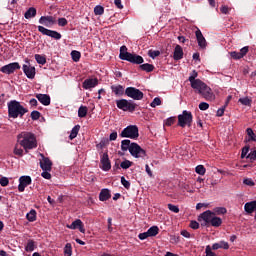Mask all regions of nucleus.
<instances>
[{
  "label": "nucleus",
  "instance_id": "14",
  "mask_svg": "<svg viewBox=\"0 0 256 256\" xmlns=\"http://www.w3.org/2000/svg\"><path fill=\"white\" fill-rule=\"evenodd\" d=\"M39 23L45 27H52V25L57 23V20H55V17L53 16H42L39 19Z\"/></svg>",
  "mask_w": 256,
  "mask_h": 256
},
{
  "label": "nucleus",
  "instance_id": "17",
  "mask_svg": "<svg viewBox=\"0 0 256 256\" xmlns=\"http://www.w3.org/2000/svg\"><path fill=\"white\" fill-rule=\"evenodd\" d=\"M40 157H42V160L40 161L42 171H51V167L53 166L51 160L45 157L43 154H40Z\"/></svg>",
  "mask_w": 256,
  "mask_h": 256
},
{
  "label": "nucleus",
  "instance_id": "39",
  "mask_svg": "<svg viewBox=\"0 0 256 256\" xmlns=\"http://www.w3.org/2000/svg\"><path fill=\"white\" fill-rule=\"evenodd\" d=\"M87 106H80L78 109V117L83 118L87 117Z\"/></svg>",
  "mask_w": 256,
  "mask_h": 256
},
{
  "label": "nucleus",
  "instance_id": "42",
  "mask_svg": "<svg viewBox=\"0 0 256 256\" xmlns=\"http://www.w3.org/2000/svg\"><path fill=\"white\" fill-rule=\"evenodd\" d=\"M25 251H28V252L35 251V242H33V240L28 241L25 247Z\"/></svg>",
  "mask_w": 256,
  "mask_h": 256
},
{
  "label": "nucleus",
  "instance_id": "15",
  "mask_svg": "<svg viewBox=\"0 0 256 256\" xmlns=\"http://www.w3.org/2000/svg\"><path fill=\"white\" fill-rule=\"evenodd\" d=\"M18 191L23 193L25 191V187L31 185V177L30 176H22L19 178Z\"/></svg>",
  "mask_w": 256,
  "mask_h": 256
},
{
  "label": "nucleus",
  "instance_id": "57",
  "mask_svg": "<svg viewBox=\"0 0 256 256\" xmlns=\"http://www.w3.org/2000/svg\"><path fill=\"white\" fill-rule=\"evenodd\" d=\"M159 55H161V52L159 51H149V57H151L152 59H155V57H159Z\"/></svg>",
  "mask_w": 256,
  "mask_h": 256
},
{
  "label": "nucleus",
  "instance_id": "52",
  "mask_svg": "<svg viewBox=\"0 0 256 256\" xmlns=\"http://www.w3.org/2000/svg\"><path fill=\"white\" fill-rule=\"evenodd\" d=\"M199 109H200V111H207V109H209V103L201 102L199 104Z\"/></svg>",
  "mask_w": 256,
  "mask_h": 256
},
{
  "label": "nucleus",
  "instance_id": "2",
  "mask_svg": "<svg viewBox=\"0 0 256 256\" xmlns=\"http://www.w3.org/2000/svg\"><path fill=\"white\" fill-rule=\"evenodd\" d=\"M17 143L22 147L25 153L31 149H37V137L31 132H21L17 135Z\"/></svg>",
  "mask_w": 256,
  "mask_h": 256
},
{
  "label": "nucleus",
  "instance_id": "48",
  "mask_svg": "<svg viewBox=\"0 0 256 256\" xmlns=\"http://www.w3.org/2000/svg\"><path fill=\"white\" fill-rule=\"evenodd\" d=\"M41 117V113L37 110H34L31 112V119H33V121H37V119H39Z\"/></svg>",
  "mask_w": 256,
  "mask_h": 256
},
{
  "label": "nucleus",
  "instance_id": "46",
  "mask_svg": "<svg viewBox=\"0 0 256 256\" xmlns=\"http://www.w3.org/2000/svg\"><path fill=\"white\" fill-rule=\"evenodd\" d=\"M121 184L123 185V187H125V189H129L131 187V182L127 181L125 179V176L121 177Z\"/></svg>",
  "mask_w": 256,
  "mask_h": 256
},
{
  "label": "nucleus",
  "instance_id": "35",
  "mask_svg": "<svg viewBox=\"0 0 256 256\" xmlns=\"http://www.w3.org/2000/svg\"><path fill=\"white\" fill-rule=\"evenodd\" d=\"M140 69L142 71H146V73H151V71L155 69V66H153L152 64L146 63V64L140 65Z\"/></svg>",
  "mask_w": 256,
  "mask_h": 256
},
{
  "label": "nucleus",
  "instance_id": "27",
  "mask_svg": "<svg viewBox=\"0 0 256 256\" xmlns=\"http://www.w3.org/2000/svg\"><path fill=\"white\" fill-rule=\"evenodd\" d=\"M37 15V9L30 7L24 14L25 19H33Z\"/></svg>",
  "mask_w": 256,
  "mask_h": 256
},
{
  "label": "nucleus",
  "instance_id": "26",
  "mask_svg": "<svg viewBox=\"0 0 256 256\" xmlns=\"http://www.w3.org/2000/svg\"><path fill=\"white\" fill-rule=\"evenodd\" d=\"M256 209V201H251L248 202L244 205V210L246 211V213H253V211H255Z\"/></svg>",
  "mask_w": 256,
  "mask_h": 256
},
{
  "label": "nucleus",
  "instance_id": "29",
  "mask_svg": "<svg viewBox=\"0 0 256 256\" xmlns=\"http://www.w3.org/2000/svg\"><path fill=\"white\" fill-rule=\"evenodd\" d=\"M222 224H223V220L214 214V217L212 218L210 225L212 227H221Z\"/></svg>",
  "mask_w": 256,
  "mask_h": 256
},
{
  "label": "nucleus",
  "instance_id": "33",
  "mask_svg": "<svg viewBox=\"0 0 256 256\" xmlns=\"http://www.w3.org/2000/svg\"><path fill=\"white\" fill-rule=\"evenodd\" d=\"M26 219H28V221L33 222L37 220V211L35 210H30L29 213L26 214Z\"/></svg>",
  "mask_w": 256,
  "mask_h": 256
},
{
  "label": "nucleus",
  "instance_id": "23",
  "mask_svg": "<svg viewBox=\"0 0 256 256\" xmlns=\"http://www.w3.org/2000/svg\"><path fill=\"white\" fill-rule=\"evenodd\" d=\"M109 199H111V191L107 188L102 189L99 194V200L100 201H109Z\"/></svg>",
  "mask_w": 256,
  "mask_h": 256
},
{
  "label": "nucleus",
  "instance_id": "12",
  "mask_svg": "<svg viewBox=\"0 0 256 256\" xmlns=\"http://www.w3.org/2000/svg\"><path fill=\"white\" fill-rule=\"evenodd\" d=\"M38 31L39 33H42V35H46L47 37H51L52 39H56L57 41L61 39V33L55 30H50L43 26H38Z\"/></svg>",
  "mask_w": 256,
  "mask_h": 256
},
{
  "label": "nucleus",
  "instance_id": "50",
  "mask_svg": "<svg viewBox=\"0 0 256 256\" xmlns=\"http://www.w3.org/2000/svg\"><path fill=\"white\" fill-rule=\"evenodd\" d=\"M169 211H172V213H179V206L168 204Z\"/></svg>",
  "mask_w": 256,
  "mask_h": 256
},
{
  "label": "nucleus",
  "instance_id": "34",
  "mask_svg": "<svg viewBox=\"0 0 256 256\" xmlns=\"http://www.w3.org/2000/svg\"><path fill=\"white\" fill-rule=\"evenodd\" d=\"M147 232H148L149 237H155V236L159 235V227L152 226L147 230Z\"/></svg>",
  "mask_w": 256,
  "mask_h": 256
},
{
  "label": "nucleus",
  "instance_id": "20",
  "mask_svg": "<svg viewBox=\"0 0 256 256\" xmlns=\"http://www.w3.org/2000/svg\"><path fill=\"white\" fill-rule=\"evenodd\" d=\"M97 85H99V80H97V78H90L83 82L82 87L83 89H93V87H97Z\"/></svg>",
  "mask_w": 256,
  "mask_h": 256
},
{
  "label": "nucleus",
  "instance_id": "10",
  "mask_svg": "<svg viewBox=\"0 0 256 256\" xmlns=\"http://www.w3.org/2000/svg\"><path fill=\"white\" fill-rule=\"evenodd\" d=\"M213 217H215V212H211V210H207L199 215L198 221L202 223L204 227H207V225H211V221H213Z\"/></svg>",
  "mask_w": 256,
  "mask_h": 256
},
{
  "label": "nucleus",
  "instance_id": "32",
  "mask_svg": "<svg viewBox=\"0 0 256 256\" xmlns=\"http://www.w3.org/2000/svg\"><path fill=\"white\" fill-rule=\"evenodd\" d=\"M238 103H241V105H244L245 107H251V103H253V100L249 97H243L239 98Z\"/></svg>",
  "mask_w": 256,
  "mask_h": 256
},
{
  "label": "nucleus",
  "instance_id": "5",
  "mask_svg": "<svg viewBox=\"0 0 256 256\" xmlns=\"http://www.w3.org/2000/svg\"><path fill=\"white\" fill-rule=\"evenodd\" d=\"M179 127H191L193 125V114L187 110H184L182 114L178 115Z\"/></svg>",
  "mask_w": 256,
  "mask_h": 256
},
{
  "label": "nucleus",
  "instance_id": "6",
  "mask_svg": "<svg viewBox=\"0 0 256 256\" xmlns=\"http://www.w3.org/2000/svg\"><path fill=\"white\" fill-rule=\"evenodd\" d=\"M120 137L128 139H137L139 137V128L137 125H129L122 130Z\"/></svg>",
  "mask_w": 256,
  "mask_h": 256
},
{
  "label": "nucleus",
  "instance_id": "18",
  "mask_svg": "<svg viewBox=\"0 0 256 256\" xmlns=\"http://www.w3.org/2000/svg\"><path fill=\"white\" fill-rule=\"evenodd\" d=\"M67 229H79L80 233H85V226L83 225V221L81 219H76L71 223V225H66Z\"/></svg>",
  "mask_w": 256,
  "mask_h": 256
},
{
  "label": "nucleus",
  "instance_id": "21",
  "mask_svg": "<svg viewBox=\"0 0 256 256\" xmlns=\"http://www.w3.org/2000/svg\"><path fill=\"white\" fill-rule=\"evenodd\" d=\"M36 99L45 107L51 105V96L47 94H36Z\"/></svg>",
  "mask_w": 256,
  "mask_h": 256
},
{
  "label": "nucleus",
  "instance_id": "31",
  "mask_svg": "<svg viewBox=\"0 0 256 256\" xmlns=\"http://www.w3.org/2000/svg\"><path fill=\"white\" fill-rule=\"evenodd\" d=\"M131 140H122L121 141V149L122 151H131Z\"/></svg>",
  "mask_w": 256,
  "mask_h": 256
},
{
  "label": "nucleus",
  "instance_id": "28",
  "mask_svg": "<svg viewBox=\"0 0 256 256\" xmlns=\"http://www.w3.org/2000/svg\"><path fill=\"white\" fill-rule=\"evenodd\" d=\"M22 146L19 144V142H17L15 144V147H14V155H17V157H23L24 153H25V150H23V148H21Z\"/></svg>",
  "mask_w": 256,
  "mask_h": 256
},
{
  "label": "nucleus",
  "instance_id": "19",
  "mask_svg": "<svg viewBox=\"0 0 256 256\" xmlns=\"http://www.w3.org/2000/svg\"><path fill=\"white\" fill-rule=\"evenodd\" d=\"M22 69L28 79H35V66L24 64Z\"/></svg>",
  "mask_w": 256,
  "mask_h": 256
},
{
  "label": "nucleus",
  "instance_id": "60",
  "mask_svg": "<svg viewBox=\"0 0 256 256\" xmlns=\"http://www.w3.org/2000/svg\"><path fill=\"white\" fill-rule=\"evenodd\" d=\"M49 171L50 170H43L41 175L44 179H51V173H49Z\"/></svg>",
  "mask_w": 256,
  "mask_h": 256
},
{
  "label": "nucleus",
  "instance_id": "40",
  "mask_svg": "<svg viewBox=\"0 0 256 256\" xmlns=\"http://www.w3.org/2000/svg\"><path fill=\"white\" fill-rule=\"evenodd\" d=\"M215 215H225L227 213V208L225 207H216L214 208Z\"/></svg>",
  "mask_w": 256,
  "mask_h": 256
},
{
  "label": "nucleus",
  "instance_id": "47",
  "mask_svg": "<svg viewBox=\"0 0 256 256\" xmlns=\"http://www.w3.org/2000/svg\"><path fill=\"white\" fill-rule=\"evenodd\" d=\"M64 254L67 255V256H71L72 255V249H71V244L70 243H67L65 245Z\"/></svg>",
  "mask_w": 256,
  "mask_h": 256
},
{
  "label": "nucleus",
  "instance_id": "43",
  "mask_svg": "<svg viewBox=\"0 0 256 256\" xmlns=\"http://www.w3.org/2000/svg\"><path fill=\"white\" fill-rule=\"evenodd\" d=\"M104 13H105V8H103V6L98 5L94 8L95 15H103Z\"/></svg>",
  "mask_w": 256,
  "mask_h": 256
},
{
  "label": "nucleus",
  "instance_id": "13",
  "mask_svg": "<svg viewBox=\"0 0 256 256\" xmlns=\"http://www.w3.org/2000/svg\"><path fill=\"white\" fill-rule=\"evenodd\" d=\"M100 163H101V169L102 171H109L111 170V160H109V154L105 152L101 158H100Z\"/></svg>",
  "mask_w": 256,
  "mask_h": 256
},
{
  "label": "nucleus",
  "instance_id": "25",
  "mask_svg": "<svg viewBox=\"0 0 256 256\" xmlns=\"http://www.w3.org/2000/svg\"><path fill=\"white\" fill-rule=\"evenodd\" d=\"M212 249L217 251V249H229V243L226 241H220L219 243H214Z\"/></svg>",
  "mask_w": 256,
  "mask_h": 256
},
{
  "label": "nucleus",
  "instance_id": "3",
  "mask_svg": "<svg viewBox=\"0 0 256 256\" xmlns=\"http://www.w3.org/2000/svg\"><path fill=\"white\" fill-rule=\"evenodd\" d=\"M27 113V109L21 105L16 100H12L8 103V115L12 117V119H17V117H23Z\"/></svg>",
  "mask_w": 256,
  "mask_h": 256
},
{
  "label": "nucleus",
  "instance_id": "51",
  "mask_svg": "<svg viewBox=\"0 0 256 256\" xmlns=\"http://www.w3.org/2000/svg\"><path fill=\"white\" fill-rule=\"evenodd\" d=\"M0 185L1 187H7V185H9V178L7 177L0 178Z\"/></svg>",
  "mask_w": 256,
  "mask_h": 256
},
{
  "label": "nucleus",
  "instance_id": "41",
  "mask_svg": "<svg viewBox=\"0 0 256 256\" xmlns=\"http://www.w3.org/2000/svg\"><path fill=\"white\" fill-rule=\"evenodd\" d=\"M195 172H196L198 175H205V173L207 172V170L205 169V166H203V165H198V166H196V168H195Z\"/></svg>",
  "mask_w": 256,
  "mask_h": 256
},
{
  "label": "nucleus",
  "instance_id": "38",
  "mask_svg": "<svg viewBox=\"0 0 256 256\" xmlns=\"http://www.w3.org/2000/svg\"><path fill=\"white\" fill-rule=\"evenodd\" d=\"M246 133L249 137L248 141H255V143H256V134H255V132H253V129L247 128Z\"/></svg>",
  "mask_w": 256,
  "mask_h": 256
},
{
  "label": "nucleus",
  "instance_id": "16",
  "mask_svg": "<svg viewBox=\"0 0 256 256\" xmlns=\"http://www.w3.org/2000/svg\"><path fill=\"white\" fill-rule=\"evenodd\" d=\"M195 35L200 49H206L207 40H205V37L203 36V33L199 28H197V30L195 31Z\"/></svg>",
  "mask_w": 256,
  "mask_h": 256
},
{
  "label": "nucleus",
  "instance_id": "44",
  "mask_svg": "<svg viewBox=\"0 0 256 256\" xmlns=\"http://www.w3.org/2000/svg\"><path fill=\"white\" fill-rule=\"evenodd\" d=\"M159 105H161V98L156 97L153 99V101L150 103V107L154 108L155 107H159Z\"/></svg>",
  "mask_w": 256,
  "mask_h": 256
},
{
  "label": "nucleus",
  "instance_id": "30",
  "mask_svg": "<svg viewBox=\"0 0 256 256\" xmlns=\"http://www.w3.org/2000/svg\"><path fill=\"white\" fill-rule=\"evenodd\" d=\"M79 129H81L80 125H76L72 128L71 133L69 135V139L71 141H73V139H75L77 137V135H79Z\"/></svg>",
  "mask_w": 256,
  "mask_h": 256
},
{
  "label": "nucleus",
  "instance_id": "45",
  "mask_svg": "<svg viewBox=\"0 0 256 256\" xmlns=\"http://www.w3.org/2000/svg\"><path fill=\"white\" fill-rule=\"evenodd\" d=\"M131 165H133V163L129 160H125V161L120 163V167L122 169H129V167H131Z\"/></svg>",
  "mask_w": 256,
  "mask_h": 256
},
{
  "label": "nucleus",
  "instance_id": "49",
  "mask_svg": "<svg viewBox=\"0 0 256 256\" xmlns=\"http://www.w3.org/2000/svg\"><path fill=\"white\" fill-rule=\"evenodd\" d=\"M205 253H206V256H217V254L213 252V250L211 249V246L209 245L206 246Z\"/></svg>",
  "mask_w": 256,
  "mask_h": 256
},
{
  "label": "nucleus",
  "instance_id": "1",
  "mask_svg": "<svg viewBox=\"0 0 256 256\" xmlns=\"http://www.w3.org/2000/svg\"><path fill=\"white\" fill-rule=\"evenodd\" d=\"M197 77V71L193 70L188 78L192 89H194L198 95H202L206 101H215V94L213 90H211V87L205 84L201 79H197Z\"/></svg>",
  "mask_w": 256,
  "mask_h": 256
},
{
  "label": "nucleus",
  "instance_id": "8",
  "mask_svg": "<svg viewBox=\"0 0 256 256\" xmlns=\"http://www.w3.org/2000/svg\"><path fill=\"white\" fill-rule=\"evenodd\" d=\"M130 154L136 159H143L147 156V152L137 143H132L130 147Z\"/></svg>",
  "mask_w": 256,
  "mask_h": 256
},
{
  "label": "nucleus",
  "instance_id": "7",
  "mask_svg": "<svg viewBox=\"0 0 256 256\" xmlns=\"http://www.w3.org/2000/svg\"><path fill=\"white\" fill-rule=\"evenodd\" d=\"M116 106L118 109H121L122 111H129L130 113H133V111L137 109V104L132 100L127 99L116 100Z\"/></svg>",
  "mask_w": 256,
  "mask_h": 256
},
{
  "label": "nucleus",
  "instance_id": "37",
  "mask_svg": "<svg viewBox=\"0 0 256 256\" xmlns=\"http://www.w3.org/2000/svg\"><path fill=\"white\" fill-rule=\"evenodd\" d=\"M71 57L75 63H79V60L81 59V52L73 50L71 52Z\"/></svg>",
  "mask_w": 256,
  "mask_h": 256
},
{
  "label": "nucleus",
  "instance_id": "62",
  "mask_svg": "<svg viewBox=\"0 0 256 256\" xmlns=\"http://www.w3.org/2000/svg\"><path fill=\"white\" fill-rule=\"evenodd\" d=\"M173 123H175V118L170 117L166 120L165 125H167V127H171V125H173Z\"/></svg>",
  "mask_w": 256,
  "mask_h": 256
},
{
  "label": "nucleus",
  "instance_id": "24",
  "mask_svg": "<svg viewBox=\"0 0 256 256\" xmlns=\"http://www.w3.org/2000/svg\"><path fill=\"white\" fill-rule=\"evenodd\" d=\"M112 93L116 95V97H119L125 93V88L121 85H112L111 86Z\"/></svg>",
  "mask_w": 256,
  "mask_h": 256
},
{
  "label": "nucleus",
  "instance_id": "59",
  "mask_svg": "<svg viewBox=\"0 0 256 256\" xmlns=\"http://www.w3.org/2000/svg\"><path fill=\"white\" fill-rule=\"evenodd\" d=\"M58 25H59V27H65V25H67V19L66 18H59L58 19Z\"/></svg>",
  "mask_w": 256,
  "mask_h": 256
},
{
  "label": "nucleus",
  "instance_id": "54",
  "mask_svg": "<svg viewBox=\"0 0 256 256\" xmlns=\"http://www.w3.org/2000/svg\"><path fill=\"white\" fill-rule=\"evenodd\" d=\"M149 232H143V233H140L138 235V238L141 240V241H145V239L149 238Z\"/></svg>",
  "mask_w": 256,
  "mask_h": 256
},
{
  "label": "nucleus",
  "instance_id": "22",
  "mask_svg": "<svg viewBox=\"0 0 256 256\" xmlns=\"http://www.w3.org/2000/svg\"><path fill=\"white\" fill-rule=\"evenodd\" d=\"M174 61H180L183 59V47L181 45H176L173 54Z\"/></svg>",
  "mask_w": 256,
  "mask_h": 256
},
{
  "label": "nucleus",
  "instance_id": "11",
  "mask_svg": "<svg viewBox=\"0 0 256 256\" xmlns=\"http://www.w3.org/2000/svg\"><path fill=\"white\" fill-rule=\"evenodd\" d=\"M19 69H21V65H19V62H12L8 65L2 66L0 68V71L5 75H12V73H15Z\"/></svg>",
  "mask_w": 256,
  "mask_h": 256
},
{
  "label": "nucleus",
  "instance_id": "9",
  "mask_svg": "<svg viewBox=\"0 0 256 256\" xmlns=\"http://www.w3.org/2000/svg\"><path fill=\"white\" fill-rule=\"evenodd\" d=\"M125 95L130 97V99H134V101H141V99L144 97L143 92L135 87L126 88Z\"/></svg>",
  "mask_w": 256,
  "mask_h": 256
},
{
  "label": "nucleus",
  "instance_id": "55",
  "mask_svg": "<svg viewBox=\"0 0 256 256\" xmlns=\"http://www.w3.org/2000/svg\"><path fill=\"white\" fill-rule=\"evenodd\" d=\"M230 56L232 57V59H243L242 55L240 54V52H231Z\"/></svg>",
  "mask_w": 256,
  "mask_h": 256
},
{
  "label": "nucleus",
  "instance_id": "61",
  "mask_svg": "<svg viewBox=\"0 0 256 256\" xmlns=\"http://www.w3.org/2000/svg\"><path fill=\"white\" fill-rule=\"evenodd\" d=\"M248 153H249V147L243 148V149H242V153H241V158H242V159H245V157L248 156V155H247Z\"/></svg>",
  "mask_w": 256,
  "mask_h": 256
},
{
  "label": "nucleus",
  "instance_id": "63",
  "mask_svg": "<svg viewBox=\"0 0 256 256\" xmlns=\"http://www.w3.org/2000/svg\"><path fill=\"white\" fill-rule=\"evenodd\" d=\"M229 7H227V6H222L221 8H220V11H221V13H223L224 15H228V13H229Z\"/></svg>",
  "mask_w": 256,
  "mask_h": 256
},
{
  "label": "nucleus",
  "instance_id": "4",
  "mask_svg": "<svg viewBox=\"0 0 256 256\" xmlns=\"http://www.w3.org/2000/svg\"><path fill=\"white\" fill-rule=\"evenodd\" d=\"M119 58L122 61H128L129 63H134L135 65H141V63H143V57L127 52V46H122L120 48Z\"/></svg>",
  "mask_w": 256,
  "mask_h": 256
},
{
  "label": "nucleus",
  "instance_id": "36",
  "mask_svg": "<svg viewBox=\"0 0 256 256\" xmlns=\"http://www.w3.org/2000/svg\"><path fill=\"white\" fill-rule=\"evenodd\" d=\"M35 60L39 65H45L47 63V58L40 54H35Z\"/></svg>",
  "mask_w": 256,
  "mask_h": 256
},
{
  "label": "nucleus",
  "instance_id": "58",
  "mask_svg": "<svg viewBox=\"0 0 256 256\" xmlns=\"http://www.w3.org/2000/svg\"><path fill=\"white\" fill-rule=\"evenodd\" d=\"M247 159H250V161H255V159H256V150L250 152V153L247 155Z\"/></svg>",
  "mask_w": 256,
  "mask_h": 256
},
{
  "label": "nucleus",
  "instance_id": "56",
  "mask_svg": "<svg viewBox=\"0 0 256 256\" xmlns=\"http://www.w3.org/2000/svg\"><path fill=\"white\" fill-rule=\"evenodd\" d=\"M240 55H242V58H244L246 55H247V53H249V47L248 46H245V47H243L241 50H240Z\"/></svg>",
  "mask_w": 256,
  "mask_h": 256
},
{
  "label": "nucleus",
  "instance_id": "53",
  "mask_svg": "<svg viewBox=\"0 0 256 256\" xmlns=\"http://www.w3.org/2000/svg\"><path fill=\"white\" fill-rule=\"evenodd\" d=\"M244 185H248V187H253L255 182L251 178H246L243 180Z\"/></svg>",
  "mask_w": 256,
  "mask_h": 256
},
{
  "label": "nucleus",
  "instance_id": "64",
  "mask_svg": "<svg viewBox=\"0 0 256 256\" xmlns=\"http://www.w3.org/2000/svg\"><path fill=\"white\" fill-rule=\"evenodd\" d=\"M191 229H197L199 227V223L197 221L190 222Z\"/></svg>",
  "mask_w": 256,
  "mask_h": 256
}]
</instances>
